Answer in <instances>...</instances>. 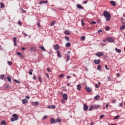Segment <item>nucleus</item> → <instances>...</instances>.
I'll use <instances>...</instances> for the list:
<instances>
[{
  "label": "nucleus",
  "mask_w": 125,
  "mask_h": 125,
  "mask_svg": "<svg viewBox=\"0 0 125 125\" xmlns=\"http://www.w3.org/2000/svg\"><path fill=\"white\" fill-rule=\"evenodd\" d=\"M103 14L106 21H110V20H111V15H110L109 12L105 11L104 12Z\"/></svg>",
  "instance_id": "f257e3e1"
},
{
  "label": "nucleus",
  "mask_w": 125,
  "mask_h": 125,
  "mask_svg": "<svg viewBox=\"0 0 125 125\" xmlns=\"http://www.w3.org/2000/svg\"><path fill=\"white\" fill-rule=\"evenodd\" d=\"M106 40L109 42H115V38L112 37H108L106 38Z\"/></svg>",
  "instance_id": "f03ea898"
},
{
  "label": "nucleus",
  "mask_w": 125,
  "mask_h": 125,
  "mask_svg": "<svg viewBox=\"0 0 125 125\" xmlns=\"http://www.w3.org/2000/svg\"><path fill=\"white\" fill-rule=\"evenodd\" d=\"M95 55L98 57H100L104 56V54L102 52H99L98 53H96L95 54Z\"/></svg>",
  "instance_id": "7ed1b4c3"
},
{
  "label": "nucleus",
  "mask_w": 125,
  "mask_h": 125,
  "mask_svg": "<svg viewBox=\"0 0 125 125\" xmlns=\"http://www.w3.org/2000/svg\"><path fill=\"white\" fill-rule=\"evenodd\" d=\"M67 54H68V55H67V56H66V62H68L70 59V55L71 54V51H68Z\"/></svg>",
  "instance_id": "20e7f679"
},
{
  "label": "nucleus",
  "mask_w": 125,
  "mask_h": 125,
  "mask_svg": "<svg viewBox=\"0 0 125 125\" xmlns=\"http://www.w3.org/2000/svg\"><path fill=\"white\" fill-rule=\"evenodd\" d=\"M36 47L35 46H32L30 48V51L31 52H36Z\"/></svg>",
  "instance_id": "39448f33"
},
{
  "label": "nucleus",
  "mask_w": 125,
  "mask_h": 125,
  "mask_svg": "<svg viewBox=\"0 0 125 125\" xmlns=\"http://www.w3.org/2000/svg\"><path fill=\"white\" fill-rule=\"evenodd\" d=\"M88 109V106L86 104H83V110L84 111H86Z\"/></svg>",
  "instance_id": "423d86ee"
},
{
  "label": "nucleus",
  "mask_w": 125,
  "mask_h": 125,
  "mask_svg": "<svg viewBox=\"0 0 125 125\" xmlns=\"http://www.w3.org/2000/svg\"><path fill=\"white\" fill-rule=\"evenodd\" d=\"M13 40H14V45L15 46H18V45L17 44V38L16 37H14L13 38Z\"/></svg>",
  "instance_id": "0eeeda50"
},
{
  "label": "nucleus",
  "mask_w": 125,
  "mask_h": 125,
  "mask_svg": "<svg viewBox=\"0 0 125 125\" xmlns=\"http://www.w3.org/2000/svg\"><path fill=\"white\" fill-rule=\"evenodd\" d=\"M85 89L88 93H90L91 92V89L87 86H85Z\"/></svg>",
  "instance_id": "6e6552de"
},
{
  "label": "nucleus",
  "mask_w": 125,
  "mask_h": 125,
  "mask_svg": "<svg viewBox=\"0 0 125 125\" xmlns=\"http://www.w3.org/2000/svg\"><path fill=\"white\" fill-rule=\"evenodd\" d=\"M12 117L15 118V119L18 120H19V117L18 115L17 114H12Z\"/></svg>",
  "instance_id": "1a4fd4ad"
},
{
  "label": "nucleus",
  "mask_w": 125,
  "mask_h": 125,
  "mask_svg": "<svg viewBox=\"0 0 125 125\" xmlns=\"http://www.w3.org/2000/svg\"><path fill=\"white\" fill-rule=\"evenodd\" d=\"M22 103L23 104H25L28 103V100L27 99H24L22 100Z\"/></svg>",
  "instance_id": "9d476101"
},
{
  "label": "nucleus",
  "mask_w": 125,
  "mask_h": 125,
  "mask_svg": "<svg viewBox=\"0 0 125 125\" xmlns=\"http://www.w3.org/2000/svg\"><path fill=\"white\" fill-rule=\"evenodd\" d=\"M94 62L96 64H98L100 63V60H99V59H98V60H94Z\"/></svg>",
  "instance_id": "9b49d317"
},
{
  "label": "nucleus",
  "mask_w": 125,
  "mask_h": 125,
  "mask_svg": "<svg viewBox=\"0 0 125 125\" xmlns=\"http://www.w3.org/2000/svg\"><path fill=\"white\" fill-rule=\"evenodd\" d=\"M77 7L79 9H83V6L81 5V4H78L77 5Z\"/></svg>",
  "instance_id": "f8f14e48"
},
{
  "label": "nucleus",
  "mask_w": 125,
  "mask_h": 125,
  "mask_svg": "<svg viewBox=\"0 0 125 125\" xmlns=\"http://www.w3.org/2000/svg\"><path fill=\"white\" fill-rule=\"evenodd\" d=\"M63 98L66 101L68 100V95H67V94H64L63 95Z\"/></svg>",
  "instance_id": "ddd939ff"
},
{
  "label": "nucleus",
  "mask_w": 125,
  "mask_h": 125,
  "mask_svg": "<svg viewBox=\"0 0 125 125\" xmlns=\"http://www.w3.org/2000/svg\"><path fill=\"white\" fill-rule=\"evenodd\" d=\"M48 3V0H45V1H41L39 2V4L42 5L43 3L45 4Z\"/></svg>",
  "instance_id": "4468645a"
},
{
  "label": "nucleus",
  "mask_w": 125,
  "mask_h": 125,
  "mask_svg": "<svg viewBox=\"0 0 125 125\" xmlns=\"http://www.w3.org/2000/svg\"><path fill=\"white\" fill-rule=\"evenodd\" d=\"M61 119H57L55 120L54 119V124H57V123H61Z\"/></svg>",
  "instance_id": "2eb2a0df"
},
{
  "label": "nucleus",
  "mask_w": 125,
  "mask_h": 125,
  "mask_svg": "<svg viewBox=\"0 0 125 125\" xmlns=\"http://www.w3.org/2000/svg\"><path fill=\"white\" fill-rule=\"evenodd\" d=\"M94 99L95 100H100V95H97L96 96H95Z\"/></svg>",
  "instance_id": "dca6fc26"
},
{
  "label": "nucleus",
  "mask_w": 125,
  "mask_h": 125,
  "mask_svg": "<svg viewBox=\"0 0 125 125\" xmlns=\"http://www.w3.org/2000/svg\"><path fill=\"white\" fill-rule=\"evenodd\" d=\"M39 104V102H32V105L33 106H37Z\"/></svg>",
  "instance_id": "f3484780"
},
{
  "label": "nucleus",
  "mask_w": 125,
  "mask_h": 125,
  "mask_svg": "<svg viewBox=\"0 0 125 125\" xmlns=\"http://www.w3.org/2000/svg\"><path fill=\"white\" fill-rule=\"evenodd\" d=\"M77 89L78 91H81V90L82 89V86H81L80 84H77Z\"/></svg>",
  "instance_id": "a211bd4d"
},
{
  "label": "nucleus",
  "mask_w": 125,
  "mask_h": 125,
  "mask_svg": "<svg viewBox=\"0 0 125 125\" xmlns=\"http://www.w3.org/2000/svg\"><path fill=\"white\" fill-rule=\"evenodd\" d=\"M60 48V46L58 44H56L54 45V49L56 50H58Z\"/></svg>",
  "instance_id": "6ab92c4d"
},
{
  "label": "nucleus",
  "mask_w": 125,
  "mask_h": 125,
  "mask_svg": "<svg viewBox=\"0 0 125 125\" xmlns=\"http://www.w3.org/2000/svg\"><path fill=\"white\" fill-rule=\"evenodd\" d=\"M65 35H69L70 34V31H69L68 30H65L64 32Z\"/></svg>",
  "instance_id": "aec40b11"
},
{
  "label": "nucleus",
  "mask_w": 125,
  "mask_h": 125,
  "mask_svg": "<svg viewBox=\"0 0 125 125\" xmlns=\"http://www.w3.org/2000/svg\"><path fill=\"white\" fill-rule=\"evenodd\" d=\"M110 3L112 6H116V2L115 1L111 0Z\"/></svg>",
  "instance_id": "412c9836"
},
{
  "label": "nucleus",
  "mask_w": 125,
  "mask_h": 125,
  "mask_svg": "<svg viewBox=\"0 0 125 125\" xmlns=\"http://www.w3.org/2000/svg\"><path fill=\"white\" fill-rule=\"evenodd\" d=\"M50 123L51 124H53L54 123H55V119L53 118H51L50 119Z\"/></svg>",
  "instance_id": "4be33fe9"
},
{
  "label": "nucleus",
  "mask_w": 125,
  "mask_h": 125,
  "mask_svg": "<svg viewBox=\"0 0 125 125\" xmlns=\"http://www.w3.org/2000/svg\"><path fill=\"white\" fill-rule=\"evenodd\" d=\"M0 6L1 8H5V4L1 2L0 3Z\"/></svg>",
  "instance_id": "5701e85b"
},
{
  "label": "nucleus",
  "mask_w": 125,
  "mask_h": 125,
  "mask_svg": "<svg viewBox=\"0 0 125 125\" xmlns=\"http://www.w3.org/2000/svg\"><path fill=\"white\" fill-rule=\"evenodd\" d=\"M115 50L117 53H121V52H122V51L121 50V49H118V48H115Z\"/></svg>",
  "instance_id": "b1692460"
},
{
  "label": "nucleus",
  "mask_w": 125,
  "mask_h": 125,
  "mask_svg": "<svg viewBox=\"0 0 125 125\" xmlns=\"http://www.w3.org/2000/svg\"><path fill=\"white\" fill-rule=\"evenodd\" d=\"M97 69L99 71H101L102 70V66L101 65H98Z\"/></svg>",
  "instance_id": "393cba45"
},
{
  "label": "nucleus",
  "mask_w": 125,
  "mask_h": 125,
  "mask_svg": "<svg viewBox=\"0 0 125 125\" xmlns=\"http://www.w3.org/2000/svg\"><path fill=\"white\" fill-rule=\"evenodd\" d=\"M5 78V75L4 74H1L0 75V79L1 80H4Z\"/></svg>",
  "instance_id": "a878e982"
},
{
  "label": "nucleus",
  "mask_w": 125,
  "mask_h": 125,
  "mask_svg": "<svg viewBox=\"0 0 125 125\" xmlns=\"http://www.w3.org/2000/svg\"><path fill=\"white\" fill-rule=\"evenodd\" d=\"M1 125H6L7 124H6V121H4V120H2V121L1 122Z\"/></svg>",
  "instance_id": "bb28decb"
},
{
  "label": "nucleus",
  "mask_w": 125,
  "mask_h": 125,
  "mask_svg": "<svg viewBox=\"0 0 125 125\" xmlns=\"http://www.w3.org/2000/svg\"><path fill=\"white\" fill-rule=\"evenodd\" d=\"M57 55L59 58L62 57L61 53H60V51H57Z\"/></svg>",
  "instance_id": "cd10ccee"
},
{
  "label": "nucleus",
  "mask_w": 125,
  "mask_h": 125,
  "mask_svg": "<svg viewBox=\"0 0 125 125\" xmlns=\"http://www.w3.org/2000/svg\"><path fill=\"white\" fill-rule=\"evenodd\" d=\"M93 107L95 109H98V108H99V107H100V105H95L93 106Z\"/></svg>",
  "instance_id": "c85d7f7f"
},
{
  "label": "nucleus",
  "mask_w": 125,
  "mask_h": 125,
  "mask_svg": "<svg viewBox=\"0 0 125 125\" xmlns=\"http://www.w3.org/2000/svg\"><path fill=\"white\" fill-rule=\"evenodd\" d=\"M56 22V21H53L52 22H51L50 26H53L55 24Z\"/></svg>",
  "instance_id": "c756f323"
},
{
  "label": "nucleus",
  "mask_w": 125,
  "mask_h": 125,
  "mask_svg": "<svg viewBox=\"0 0 125 125\" xmlns=\"http://www.w3.org/2000/svg\"><path fill=\"white\" fill-rule=\"evenodd\" d=\"M71 45V44L70 42H67L65 44L66 47H69Z\"/></svg>",
  "instance_id": "7c9ffc66"
},
{
  "label": "nucleus",
  "mask_w": 125,
  "mask_h": 125,
  "mask_svg": "<svg viewBox=\"0 0 125 125\" xmlns=\"http://www.w3.org/2000/svg\"><path fill=\"white\" fill-rule=\"evenodd\" d=\"M125 29V26L124 25H122V26L120 27V30H123Z\"/></svg>",
  "instance_id": "2f4dec72"
},
{
  "label": "nucleus",
  "mask_w": 125,
  "mask_h": 125,
  "mask_svg": "<svg viewBox=\"0 0 125 125\" xmlns=\"http://www.w3.org/2000/svg\"><path fill=\"white\" fill-rule=\"evenodd\" d=\"M32 72H33V69H30V71L28 72L29 75H32L33 74Z\"/></svg>",
  "instance_id": "473e14b6"
},
{
  "label": "nucleus",
  "mask_w": 125,
  "mask_h": 125,
  "mask_svg": "<svg viewBox=\"0 0 125 125\" xmlns=\"http://www.w3.org/2000/svg\"><path fill=\"white\" fill-rule=\"evenodd\" d=\"M7 79L8 82H12V79H11L10 77L8 76Z\"/></svg>",
  "instance_id": "72a5a7b5"
},
{
  "label": "nucleus",
  "mask_w": 125,
  "mask_h": 125,
  "mask_svg": "<svg viewBox=\"0 0 125 125\" xmlns=\"http://www.w3.org/2000/svg\"><path fill=\"white\" fill-rule=\"evenodd\" d=\"M65 39L66 41H67L68 42H69V40H70V38L68 36H66L65 37Z\"/></svg>",
  "instance_id": "f704fd0d"
},
{
  "label": "nucleus",
  "mask_w": 125,
  "mask_h": 125,
  "mask_svg": "<svg viewBox=\"0 0 125 125\" xmlns=\"http://www.w3.org/2000/svg\"><path fill=\"white\" fill-rule=\"evenodd\" d=\"M10 121L11 122H14V121H17V120H16V119L13 117V118H11Z\"/></svg>",
  "instance_id": "c9c22d12"
},
{
  "label": "nucleus",
  "mask_w": 125,
  "mask_h": 125,
  "mask_svg": "<svg viewBox=\"0 0 125 125\" xmlns=\"http://www.w3.org/2000/svg\"><path fill=\"white\" fill-rule=\"evenodd\" d=\"M94 108L93 107V105H91L89 108V111H92Z\"/></svg>",
  "instance_id": "e433bc0d"
},
{
  "label": "nucleus",
  "mask_w": 125,
  "mask_h": 125,
  "mask_svg": "<svg viewBox=\"0 0 125 125\" xmlns=\"http://www.w3.org/2000/svg\"><path fill=\"white\" fill-rule=\"evenodd\" d=\"M39 48L41 49L42 51H45V49L44 46H40Z\"/></svg>",
  "instance_id": "4c0bfd02"
},
{
  "label": "nucleus",
  "mask_w": 125,
  "mask_h": 125,
  "mask_svg": "<svg viewBox=\"0 0 125 125\" xmlns=\"http://www.w3.org/2000/svg\"><path fill=\"white\" fill-rule=\"evenodd\" d=\"M37 25L39 28H42V26H41V24H40V21L37 22Z\"/></svg>",
  "instance_id": "58836bf2"
},
{
  "label": "nucleus",
  "mask_w": 125,
  "mask_h": 125,
  "mask_svg": "<svg viewBox=\"0 0 125 125\" xmlns=\"http://www.w3.org/2000/svg\"><path fill=\"white\" fill-rule=\"evenodd\" d=\"M20 9L22 11L23 13H26L27 12L26 10L23 9L22 8H20Z\"/></svg>",
  "instance_id": "ea45409f"
},
{
  "label": "nucleus",
  "mask_w": 125,
  "mask_h": 125,
  "mask_svg": "<svg viewBox=\"0 0 125 125\" xmlns=\"http://www.w3.org/2000/svg\"><path fill=\"white\" fill-rule=\"evenodd\" d=\"M38 80H39V81L40 82V83H42V78L39 76L38 77Z\"/></svg>",
  "instance_id": "a19ab883"
},
{
  "label": "nucleus",
  "mask_w": 125,
  "mask_h": 125,
  "mask_svg": "<svg viewBox=\"0 0 125 125\" xmlns=\"http://www.w3.org/2000/svg\"><path fill=\"white\" fill-rule=\"evenodd\" d=\"M17 54L19 56H20L21 58H23V56L21 55V52H17Z\"/></svg>",
  "instance_id": "79ce46f5"
},
{
  "label": "nucleus",
  "mask_w": 125,
  "mask_h": 125,
  "mask_svg": "<svg viewBox=\"0 0 125 125\" xmlns=\"http://www.w3.org/2000/svg\"><path fill=\"white\" fill-rule=\"evenodd\" d=\"M18 25H19L20 26H22V22H21V21H19L18 22Z\"/></svg>",
  "instance_id": "37998d69"
},
{
  "label": "nucleus",
  "mask_w": 125,
  "mask_h": 125,
  "mask_svg": "<svg viewBox=\"0 0 125 125\" xmlns=\"http://www.w3.org/2000/svg\"><path fill=\"white\" fill-rule=\"evenodd\" d=\"M8 64L9 65L11 66V65H12L13 62H12L8 61Z\"/></svg>",
  "instance_id": "c03bdc74"
},
{
  "label": "nucleus",
  "mask_w": 125,
  "mask_h": 125,
  "mask_svg": "<svg viewBox=\"0 0 125 125\" xmlns=\"http://www.w3.org/2000/svg\"><path fill=\"white\" fill-rule=\"evenodd\" d=\"M14 81L16 83H20V82L19 81V80H17L16 79H14Z\"/></svg>",
  "instance_id": "a18cd8bd"
},
{
  "label": "nucleus",
  "mask_w": 125,
  "mask_h": 125,
  "mask_svg": "<svg viewBox=\"0 0 125 125\" xmlns=\"http://www.w3.org/2000/svg\"><path fill=\"white\" fill-rule=\"evenodd\" d=\"M81 40H82V41H84L85 40V37L82 36L81 37Z\"/></svg>",
  "instance_id": "49530a36"
},
{
  "label": "nucleus",
  "mask_w": 125,
  "mask_h": 125,
  "mask_svg": "<svg viewBox=\"0 0 125 125\" xmlns=\"http://www.w3.org/2000/svg\"><path fill=\"white\" fill-rule=\"evenodd\" d=\"M120 118V115L116 116L114 117V120L118 119Z\"/></svg>",
  "instance_id": "de8ad7c7"
},
{
  "label": "nucleus",
  "mask_w": 125,
  "mask_h": 125,
  "mask_svg": "<svg viewBox=\"0 0 125 125\" xmlns=\"http://www.w3.org/2000/svg\"><path fill=\"white\" fill-rule=\"evenodd\" d=\"M105 30L106 31H109L110 30V27H108V26H106V27H105Z\"/></svg>",
  "instance_id": "09e8293b"
},
{
  "label": "nucleus",
  "mask_w": 125,
  "mask_h": 125,
  "mask_svg": "<svg viewBox=\"0 0 125 125\" xmlns=\"http://www.w3.org/2000/svg\"><path fill=\"white\" fill-rule=\"evenodd\" d=\"M104 115H101L100 116V119H102V118H104Z\"/></svg>",
  "instance_id": "8fccbe9b"
},
{
  "label": "nucleus",
  "mask_w": 125,
  "mask_h": 125,
  "mask_svg": "<svg viewBox=\"0 0 125 125\" xmlns=\"http://www.w3.org/2000/svg\"><path fill=\"white\" fill-rule=\"evenodd\" d=\"M95 87L97 88H99V85L98 83H96L95 84Z\"/></svg>",
  "instance_id": "3c124183"
},
{
  "label": "nucleus",
  "mask_w": 125,
  "mask_h": 125,
  "mask_svg": "<svg viewBox=\"0 0 125 125\" xmlns=\"http://www.w3.org/2000/svg\"><path fill=\"white\" fill-rule=\"evenodd\" d=\"M61 103L62 104H64L65 103V101L64 99H62V101H61Z\"/></svg>",
  "instance_id": "603ef678"
},
{
  "label": "nucleus",
  "mask_w": 125,
  "mask_h": 125,
  "mask_svg": "<svg viewBox=\"0 0 125 125\" xmlns=\"http://www.w3.org/2000/svg\"><path fill=\"white\" fill-rule=\"evenodd\" d=\"M64 76V74H61V75H60L59 78H62Z\"/></svg>",
  "instance_id": "864d4df0"
},
{
  "label": "nucleus",
  "mask_w": 125,
  "mask_h": 125,
  "mask_svg": "<svg viewBox=\"0 0 125 125\" xmlns=\"http://www.w3.org/2000/svg\"><path fill=\"white\" fill-rule=\"evenodd\" d=\"M90 24H96V21H92L90 23Z\"/></svg>",
  "instance_id": "5fc2aeb1"
},
{
  "label": "nucleus",
  "mask_w": 125,
  "mask_h": 125,
  "mask_svg": "<svg viewBox=\"0 0 125 125\" xmlns=\"http://www.w3.org/2000/svg\"><path fill=\"white\" fill-rule=\"evenodd\" d=\"M117 101L116 100H112V104H115Z\"/></svg>",
  "instance_id": "6e6d98bb"
},
{
  "label": "nucleus",
  "mask_w": 125,
  "mask_h": 125,
  "mask_svg": "<svg viewBox=\"0 0 125 125\" xmlns=\"http://www.w3.org/2000/svg\"><path fill=\"white\" fill-rule=\"evenodd\" d=\"M51 108L52 109H55L56 108V106L54 105H51Z\"/></svg>",
  "instance_id": "4d7b16f0"
},
{
  "label": "nucleus",
  "mask_w": 125,
  "mask_h": 125,
  "mask_svg": "<svg viewBox=\"0 0 125 125\" xmlns=\"http://www.w3.org/2000/svg\"><path fill=\"white\" fill-rule=\"evenodd\" d=\"M33 79L34 80H36L37 77H36V76L35 75L33 76Z\"/></svg>",
  "instance_id": "13d9d810"
},
{
  "label": "nucleus",
  "mask_w": 125,
  "mask_h": 125,
  "mask_svg": "<svg viewBox=\"0 0 125 125\" xmlns=\"http://www.w3.org/2000/svg\"><path fill=\"white\" fill-rule=\"evenodd\" d=\"M47 118V116H44L42 118V119L45 120V119H46Z\"/></svg>",
  "instance_id": "bf43d9fd"
},
{
  "label": "nucleus",
  "mask_w": 125,
  "mask_h": 125,
  "mask_svg": "<svg viewBox=\"0 0 125 125\" xmlns=\"http://www.w3.org/2000/svg\"><path fill=\"white\" fill-rule=\"evenodd\" d=\"M107 81H111V77H107Z\"/></svg>",
  "instance_id": "052dcab7"
},
{
  "label": "nucleus",
  "mask_w": 125,
  "mask_h": 125,
  "mask_svg": "<svg viewBox=\"0 0 125 125\" xmlns=\"http://www.w3.org/2000/svg\"><path fill=\"white\" fill-rule=\"evenodd\" d=\"M45 76L47 77V78L48 79L49 78V75L48 74L46 73V74H45Z\"/></svg>",
  "instance_id": "680f3d73"
},
{
  "label": "nucleus",
  "mask_w": 125,
  "mask_h": 125,
  "mask_svg": "<svg viewBox=\"0 0 125 125\" xmlns=\"http://www.w3.org/2000/svg\"><path fill=\"white\" fill-rule=\"evenodd\" d=\"M83 4H87V1H84L83 2Z\"/></svg>",
  "instance_id": "e2e57ef3"
},
{
  "label": "nucleus",
  "mask_w": 125,
  "mask_h": 125,
  "mask_svg": "<svg viewBox=\"0 0 125 125\" xmlns=\"http://www.w3.org/2000/svg\"><path fill=\"white\" fill-rule=\"evenodd\" d=\"M82 26H84V23L83 22V21H82Z\"/></svg>",
  "instance_id": "0e129e2a"
},
{
  "label": "nucleus",
  "mask_w": 125,
  "mask_h": 125,
  "mask_svg": "<svg viewBox=\"0 0 125 125\" xmlns=\"http://www.w3.org/2000/svg\"><path fill=\"white\" fill-rule=\"evenodd\" d=\"M107 65H105V69H106V70H109V68H107Z\"/></svg>",
  "instance_id": "69168bd1"
},
{
  "label": "nucleus",
  "mask_w": 125,
  "mask_h": 125,
  "mask_svg": "<svg viewBox=\"0 0 125 125\" xmlns=\"http://www.w3.org/2000/svg\"><path fill=\"white\" fill-rule=\"evenodd\" d=\"M119 106L122 107L123 105V103H119Z\"/></svg>",
  "instance_id": "338daca9"
},
{
  "label": "nucleus",
  "mask_w": 125,
  "mask_h": 125,
  "mask_svg": "<svg viewBox=\"0 0 125 125\" xmlns=\"http://www.w3.org/2000/svg\"><path fill=\"white\" fill-rule=\"evenodd\" d=\"M90 125H94L93 122H91Z\"/></svg>",
  "instance_id": "774afa93"
}]
</instances>
